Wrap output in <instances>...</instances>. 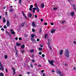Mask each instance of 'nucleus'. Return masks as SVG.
<instances>
[{
	"mask_svg": "<svg viewBox=\"0 0 76 76\" xmlns=\"http://www.w3.org/2000/svg\"><path fill=\"white\" fill-rule=\"evenodd\" d=\"M65 55L67 58L69 57V51L68 50H65Z\"/></svg>",
	"mask_w": 76,
	"mask_h": 76,
	"instance_id": "nucleus-1",
	"label": "nucleus"
},
{
	"mask_svg": "<svg viewBox=\"0 0 76 76\" xmlns=\"http://www.w3.org/2000/svg\"><path fill=\"white\" fill-rule=\"evenodd\" d=\"M56 72L57 73H58L60 76H63V74L60 72V70H58V69L56 70Z\"/></svg>",
	"mask_w": 76,
	"mask_h": 76,
	"instance_id": "nucleus-2",
	"label": "nucleus"
},
{
	"mask_svg": "<svg viewBox=\"0 0 76 76\" xmlns=\"http://www.w3.org/2000/svg\"><path fill=\"white\" fill-rule=\"evenodd\" d=\"M34 6L35 8H33V10H38L39 9V8H38V6L37 5V3L35 4Z\"/></svg>",
	"mask_w": 76,
	"mask_h": 76,
	"instance_id": "nucleus-3",
	"label": "nucleus"
},
{
	"mask_svg": "<svg viewBox=\"0 0 76 76\" xmlns=\"http://www.w3.org/2000/svg\"><path fill=\"white\" fill-rule=\"evenodd\" d=\"M48 61L50 64H51V65H52V66H54V65L53 64V63H54V60H52L50 61L48 60Z\"/></svg>",
	"mask_w": 76,
	"mask_h": 76,
	"instance_id": "nucleus-4",
	"label": "nucleus"
},
{
	"mask_svg": "<svg viewBox=\"0 0 76 76\" xmlns=\"http://www.w3.org/2000/svg\"><path fill=\"white\" fill-rule=\"evenodd\" d=\"M22 14H23V16H24V18H26V19H27L28 18L26 17V15H25V13H24V12H23V11H22Z\"/></svg>",
	"mask_w": 76,
	"mask_h": 76,
	"instance_id": "nucleus-5",
	"label": "nucleus"
},
{
	"mask_svg": "<svg viewBox=\"0 0 76 76\" xmlns=\"http://www.w3.org/2000/svg\"><path fill=\"white\" fill-rule=\"evenodd\" d=\"M31 40L32 42H33V43H34L35 44L36 43V41L35 40V39H34V38H31Z\"/></svg>",
	"mask_w": 76,
	"mask_h": 76,
	"instance_id": "nucleus-6",
	"label": "nucleus"
},
{
	"mask_svg": "<svg viewBox=\"0 0 76 76\" xmlns=\"http://www.w3.org/2000/svg\"><path fill=\"white\" fill-rule=\"evenodd\" d=\"M10 22H9V21L8 20L7 21V26H10Z\"/></svg>",
	"mask_w": 76,
	"mask_h": 76,
	"instance_id": "nucleus-7",
	"label": "nucleus"
},
{
	"mask_svg": "<svg viewBox=\"0 0 76 76\" xmlns=\"http://www.w3.org/2000/svg\"><path fill=\"white\" fill-rule=\"evenodd\" d=\"M12 70H13V75H15V74H16V72L15 71V69L14 68H13V67H12Z\"/></svg>",
	"mask_w": 76,
	"mask_h": 76,
	"instance_id": "nucleus-8",
	"label": "nucleus"
},
{
	"mask_svg": "<svg viewBox=\"0 0 76 76\" xmlns=\"http://www.w3.org/2000/svg\"><path fill=\"white\" fill-rule=\"evenodd\" d=\"M0 66L1 69V70H2V71L4 70V68H3V64H1Z\"/></svg>",
	"mask_w": 76,
	"mask_h": 76,
	"instance_id": "nucleus-9",
	"label": "nucleus"
},
{
	"mask_svg": "<svg viewBox=\"0 0 76 76\" xmlns=\"http://www.w3.org/2000/svg\"><path fill=\"white\" fill-rule=\"evenodd\" d=\"M32 26H33V27H35L36 26L35 24V22H33L32 23Z\"/></svg>",
	"mask_w": 76,
	"mask_h": 76,
	"instance_id": "nucleus-10",
	"label": "nucleus"
},
{
	"mask_svg": "<svg viewBox=\"0 0 76 76\" xmlns=\"http://www.w3.org/2000/svg\"><path fill=\"white\" fill-rule=\"evenodd\" d=\"M63 50H61L59 53L60 55H62V54H63Z\"/></svg>",
	"mask_w": 76,
	"mask_h": 76,
	"instance_id": "nucleus-11",
	"label": "nucleus"
},
{
	"mask_svg": "<svg viewBox=\"0 0 76 76\" xmlns=\"http://www.w3.org/2000/svg\"><path fill=\"white\" fill-rule=\"evenodd\" d=\"M71 15L73 17L75 15V13H74V12H72L71 13Z\"/></svg>",
	"mask_w": 76,
	"mask_h": 76,
	"instance_id": "nucleus-12",
	"label": "nucleus"
},
{
	"mask_svg": "<svg viewBox=\"0 0 76 76\" xmlns=\"http://www.w3.org/2000/svg\"><path fill=\"white\" fill-rule=\"evenodd\" d=\"M55 31H56V30L54 29H53L52 30L51 32L52 34H53V33L55 32Z\"/></svg>",
	"mask_w": 76,
	"mask_h": 76,
	"instance_id": "nucleus-13",
	"label": "nucleus"
},
{
	"mask_svg": "<svg viewBox=\"0 0 76 76\" xmlns=\"http://www.w3.org/2000/svg\"><path fill=\"white\" fill-rule=\"evenodd\" d=\"M48 43H47V45H48L49 47H50V40H49V39H48Z\"/></svg>",
	"mask_w": 76,
	"mask_h": 76,
	"instance_id": "nucleus-14",
	"label": "nucleus"
},
{
	"mask_svg": "<svg viewBox=\"0 0 76 76\" xmlns=\"http://www.w3.org/2000/svg\"><path fill=\"white\" fill-rule=\"evenodd\" d=\"M34 7V6L32 5H30V8H29V10H32V8Z\"/></svg>",
	"mask_w": 76,
	"mask_h": 76,
	"instance_id": "nucleus-15",
	"label": "nucleus"
},
{
	"mask_svg": "<svg viewBox=\"0 0 76 76\" xmlns=\"http://www.w3.org/2000/svg\"><path fill=\"white\" fill-rule=\"evenodd\" d=\"M32 15L31 13H29L28 15V16L29 18H31Z\"/></svg>",
	"mask_w": 76,
	"mask_h": 76,
	"instance_id": "nucleus-16",
	"label": "nucleus"
},
{
	"mask_svg": "<svg viewBox=\"0 0 76 76\" xmlns=\"http://www.w3.org/2000/svg\"><path fill=\"white\" fill-rule=\"evenodd\" d=\"M15 50L16 54L17 56V57H18V52H17V50H16V48H15Z\"/></svg>",
	"mask_w": 76,
	"mask_h": 76,
	"instance_id": "nucleus-17",
	"label": "nucleus"
},
{
	"mask_svg": "<svg viewBox=\"0 0 76 76\" xmlns=\"http://www.w3.org/2000/svg\"><path fill=\"white\" fill-rule=\"evenodd\" d=\"M22 49H23L25 48V45L23 44V45L21 47Z\"/></svg>",
	"mask_w": 76,
	"mask_h": 76,
	"instance_id": "nucleus-18",
	"label": "nucleus"
},
{
	"mask_svg": "<svg viewBox=\"0 0 76 76\" xmlns=\"http://www.w3.org/2000/svg\"><path fill=\"white\" fill-rule=\"evenodd\" d=\"M16 44L17 45V46H20L21 45V44L18 43H16Z\"/></svg>",
	"mask_w": 76,
	"mask_h": 76,
	"instance_id": "nucleus-19",
	"label": "nucleus"
},
{
	"mask_svg": "<svg viewBox=\"0 0 76 76\" xmlns=\"http://www.w3.org/2000/svg\"><path fill=\"white\" fill-rule=\"evenodd\" d=\"M25 24V23H22L21 24V26L22 27H23V26Z\"/></svg>",
	"mask_w": 76,
	"mask_h": 76,
	"instance_id": "nucleus-20",
	"label": "nucleus"
},
{
	"mask_svg": "<svg viewBox=\"0 0 76 76\" xmlns=\"http://www.w3.org/2000/svg\"><path fill=\"white\" fill-rule=\"evenodd\" d=\"M41 6L43 8V7H44V4H41Z\"/></svg>",
	"mask_w": 76,
	"mask_h": 76,
	"instance_id": "nucleus-21",
	"label": "nucleus"
},
{
	"mask_svg": "<svg viewBox=\"0 0 76 76\" xmlns=\"http://www.w3.org/2000/svg\"><path fill=\"white\" fill-rule=\"evenodd\" d=\"M31 38H33L35 37V35L34 34H32L31 35Z\"/></svg>",
	"mask_w": 76,
	"mask_h": 76,
	"instance_id": "nucleus-22",
	"label": "nucleus"
},
{
	"mask_svg": "<svg viewBox=\"0 0 76 76\" xmlns=\"http://www.w3.org/2000/svg\"><path fill=\"white\" fill-rule=\"evenodd\" d=\"M39 34H41V32H42V29H41V28L39 29Z\"/></svg>",
	"mask_w": 76,
	"mask_h": 76,
	"instance_id": "nucleus-23",
	"label": "nucleus"
},
{
	"mask_svg": "<svg viewBox=\"0 0 76 76\" xmlns=\"http://www.w3.org/2000/svg\"><path fill=\"white\" fill-rule=\"evenodd\" d=\"M11 34H13V35H15V31H12L11 32Z\"/></svg>",
	"mask_w": 76,
	"mask_h": 76,
	"instance_id": "nucleus-24",
	"label": "nucleus"
},
{
	"mask_svg": "<svg viewBox=\"0 0 76 76\" xmlns=\"http://www.w3.org/2000/svg\"><path fill=\"white\" fill-rule=\"evenodd\" d=\"M0 75L1 76H4V74H3V73H1Z\"/></svg>",
	"mask_w": 76,
	"mask_h": 76,
	"instance_id": "nucleus-25",
	"label": "nucleus"
},
{
	"mask_svg": "<svg viewBox=\"0 0 76 76\" xmlns=\"http://www.w3.org/2000/svg\"><path fill=\"white\" fill-rule=\"evenodd\" d=\"M4 58L6 59H7V55H6L4 56Z\"/></svg>",
	"mask_w": 76,
	"mask_h": 76,
	"instance_id": "nucleus-26",
	"label": "nucleus"
},
{
	"mask_svg": "<svg viewBox=\"0 0 76 76\" xmlns=\"http://www.w3.org/2000/svg\"><path fill=\"white\" fill-rule=\"evenodd\" d=\"M42 48H39V51H42Z\"/></svg>",
	"mask_w": 76,
	"mask_h": 76,
	"instance_id": "nucleus-27",
	"label": "nucleus"
},
{
	"mask_svg": "<svg viewBox=\"0 0 76 76\" xmlns=\"http://www.w3.org/2000/svg\"><path fill=\"white\" fill-rule=\"evenodd\" d=\"M34 50L33 49H32L30 51V53H32V52H34Z\"/></svg>",
	"mask_w": 76,
	"mask_h": 76,
	"instance_id": "nucleus-28",
	"label": "nucleus"
},
{
	"mask_svg": "<svg viewBox=\"0 0 76 76\" xmlns=\"http://www.w3.org/2000/svg\"><path fill=\"white\" fill-rule=\"evenodd\" d=\"M47 35H48V34H46L45 35V39H46L47 38Z\"/></svg>",
	"mask_w": 76,
	"mask_h": 76,
	"instance_id": "nucleus-29",
	"label": "nucleus"
},
{
	"mask_svg": "<svg viewBox=\"0 0 76 76\" xmlns=\"http://www.w3.org/2000/svg\"><path fill=\"white\" fill-rule=\"evenodd\" d=\"M6 33L8 34V35H10V33L9 32H8L7 31H6Z\"/></svg>",
	"mask_w": 76,
	"mask_h": 76,
	"instance_id": "nucleus-30",
	"label": "nucleus"
},
{
	"mask_svg": "<svg viewBox=\"0 0 76 76\" xmlns=\"http://www.w3.org/2000/svg\"><path fill=\"white\" fill-rule=\"evenodd\" d=\"M4 29H7V27L6 26V25H5L4 26Z\"/></svg>",
	"mask_w": 76,
	"mask_h": 76,
	"instance_id": "nucleus-31",
	"label": "nucleus"
},
{
	"mask_svg": "<svg viewBox=\"0 0 76 76\" xmlns=\"http://www.w3.org/2000/svg\"><path fill=\"white\" fill-rule=\"evenodd\" d=\"M19 2H18V3L19 4H20L21 3H22V1H21V0H19Z\"/></svg>",
	"mask_w": 76,
	"mask_h": 76,
	"instance_id": "nucleus-32",
	"label": "nucleus"
},
{
	"mask_svg": "<svg viewBox=\"0 0 76 76\" xmlns=\"http://www.w3.org/2000/svg\"><path fill=\"white\" fill-rule=\"evenodd\" d=\"M3 22L4 23L5 22H6V20H5V18H4L3 19Z\"/></svg>",
	"mask_w": 76,
	"mask_h": 76,
	"instance_id": "nucleus-33",
	"label": "nucleus"
},
{
	"mask_svg": "<svg viewBox=\"0 0 76 76\" xmlns=\"http://www.w3.org/2000/svg\"><path fill=\"white\" fill-rule=\"evenodd\" d=\"M73 9H74V10H76V8L75 7V5H73Z\"/></svg>",
	"mask_w": 76,
	"mask_h": 76,
	"instance_id": "nucleus-34",
	"label": "nucleus"
},
{
	"mask_svg": "<svg viewBox=\"0 0 76 76\" xmlns=\"http://www.w3.org/2000/svg\"><path fill=\"white\" fill-rule=\"evenodd\" d=\"M74 70L75 71H76V67H73Z\"/></svg>",
	"mask_w": 76,
	"mask_h": 76,
	"instance_id": "nucleus-35",
	"label": "nucleus"
},
{
	"mask_svg": "<svg viewBox=\"0 0 76 76\" xmlns=\"http://www.w3.org/2000/svg\"><path fill=\"white\" fill-rule=\"evenodd\" d=\"M32 31L33 32H35V29H32Z\"/></svg>",
	"mask_w": 76,
	"mask_h": 76,
	"instance_id": "nucleus-36",
	"label": "nucleus"
},
{
	"mask_svg": "<svg viewBox=\"0 0 76 76\" xmlns=\"http://www.w3.org/2000/svg\"><path fill=\"white\" fill-rule=\"evenodd\" d=\"M57 9H58V8L57 7L53 8L54 10H57Z\"/></svg>",
	"mask_w": 76,
	"mask_h": 76,
	"instance_id": "nucleus-37",
	"label": "nucleus"
},
{
	"mask_svg": "<svg viewBox=\"0 0 76 76\" xmlns=\"http://www.w3.org/2000/svg\"><path fill=\"white\" fill-rule=\"evenodd\" d=\"M1 31H4V29L3 28H1Z\"/></svg>",
	"mask_w": 76,
	"mask_h": 76,
	"instance_id": "nucleus-38",
	"label": "nucleus"
},
{
	"mask_svg": "<svg viewBox=\"0 0 76 76\" xmlns=\"http://www.w3.org/2000/svg\"><path fill=\"white\" fill-rule=\"evenodd\" d=\"M5 71H6V73H7L8 72V70L7 69L5 68Z\"/></svg>",
	"mask_w": 76,
	"mask_h": 76,
	"instance_id": "nucleus-39",
	"label": "nucleus"
},
{
	"mask_svg": "<svg viewBox=\"0 0 76 76\" xmlns=\"http://www.w3.org/2000/svg\"><path fill=\"white\" fill-rule=\"evenodd\" d=\"M30 66H31V67H32V68H33V65H32V64H31Z\"/></svg>",
	"mask_w": 76,
	"mask_h": 76,
	"instance_id": "nucleus-40",
	"label": "nucleus"
},
{
	"mask_svg": "<svg viewBox=\"0 0 76 76\" xmlns=\"http://www.w3.org/2000/svg\"><path fill=\"white\" fill-rule=\"evenodd\" d=\"M18 39L20 41L22 40V38L21 37H19Z\"/></svg>",
	"mask_w": 76,
	"mask_h": 76,
	"instance_id": "nucleus-41",
	"label": "nucleus"
},
{
	"mask_svg": "<svg viewBox=\"0 0 76 76\" xmlns=\"http://www.w3.org/2000/svg\"><path fill=\"white\" fill-rule=\"evenodd\" d=\"M64 23H66V21H63L62 22V24Z\"/></svg>",
	"mask_w": 76,
	"mask_h": 76,
	"instance_id": "nucleus-42",
	"label": "nucleus"
},
{
	"mask_svg": "<svg viewBox=\"0 0 76 76\" xmlns=\"http://www.w3.org/2000/svg\"><path fill=\"white\" fill-rule=\"evenodd\" d=\"M44 25H47V23H44Z\"/></svg>",
	"mask_w": 76,
	"mask_h": 76,
	"instance_id": "nucleus-43",
	"label": "nucleus"
},
{
	"mask_svg": "<svg viewBox=\"0 0 76 76\" xmlns=\"http://www.w3.org/2000/svg\"><path fill=\"white\" fill-rule=\"evenodd\" d=\"M50 24L51 25H54V23H50Z\"/></svg>",
	"mask_w": 76,
	"mask_h": 76,
	"instance_id": "nucleus-44",
	"label": "nucleus"
},
{
	"mask_svg": "<svg viewBox=\"0 0 76 76\" xmlns=\"http://www.w3.org/2000/svg\"><path fill=\"white\" fill-rule=\"evenodd\" d=\"M42 56L43 57H45V55H44V54H43L42 55Z\"/></svg>",
	"mask_w": 76,
	"mask_h": 76,
	"instance_id": "nucleus-45",
	"label": "nucleus"
},
{
	"mask_svg": "<svg viewBox=\"0 0 76 76\" xmlns=\"http://www.w3.org/2000/svg\"><path fill=\"white\" fill-rule=\"evenodd\" d=\"M49 47L50 50H52V48H51V47H50V46H49Z\"/></svg>",
	"mask_w": 76,
	"mask_h": 76,
	"instance_id": "nucleus-46",
	"label": "nucleus"
},
{
	"mask_svg": "<svg viewBox=\"0 0 76 76\" xmlns=\"http://www.w3.org/2000/svg\"><path fill=\"white\" fill-rule=\"evenodd\" d=\"M15 40H18V38L17 37H16L15 38Z\"/></svg>",
	"mask_w": 76,
	"mask_h": 76,
	"instance_id": "nucleus-47",
	"label": "nucleus"
},
{
	"mask_svg": "<svg viewBox=\"0 0 76 76\" xmlns=\"http://www.w3.org/2000/svg\"><path fill=\"white\" fill-rule=\"evenodd\" d=\"M38 67H41V64H39L38 65Z\"/></svg>",
	"mask_w": 76,
	"mask_h": 76,
	"instance_id": "nucleus-48",
	"label": "nucleus"
},
{
	"mask_svg": "<svg viewBox=\"0 0 76 76\" xmlns=\"http://www.w3.org/2000/svg\"><path fill=\"white\" fill-rule=\"evenodd\" d=\"M6 6H5L3 7V9H6Z\"/></svg>",
	"mask_w": 76,
	"mask_h": 76,
	"instance_id": "nucleus-49",
	"label": "nucleus"
},
{
	"mask_svg": "<svg viewBox=\"0 0 76 76\" xmlns=\"http://www.w3.org/2000/svg\"><path fill=\"white\" fill-rule=\"evenodd\" d=\"M39 55H41V54H42V52H39Z\"/></svg>",
	"mask_w": 76,
	"mask_h": 76,
	"instance_id": "nucleus-50",
	"label": "nucleus"
},
{
	"mask_svg": "<svg viewBox=\"0 0 76 76\" xmlns=\"http://www.w3.org/2000/svg\"><path fill=\"white\" fill-rule=\"evenodd\" d=\"M39 41H40V40H39V39H37V42H39Z\"/></svg>",
	"mask_w": 76,
	"mask_h": 76,
	"instance_id": "nucleus-51",
	"label": "nucleus"
},
{
	"mask_svg": "<svg viewBox=\"0 0 76 76\" xmlns=\"http://www.w3.org/2000/svg\"><path fill=\"white\" fill-rule=\"evenodd\" d=\"M24 51H25L24 50H22L21 51V53H24Z\"/></svg>",
	"mask_w": 76,
	"mask_h": 76,
	"instance_id": "nucleus-52",
	"label": "nucleus"
},
{
	"mask_svg": "<svg viewBox=\"0 0 76 76\" xmlns=\"http://www.w3.org/2000/svg\"><path fill=\"white\" fill-rule=\"evenodd\" d=\"M32 62L33 63H34V62H35V60H34V59L32 60Z\"/></svg>",
	"mask_w": 76,
	"mask_h": 76,
	"instance_id": "nucleus-53",
	"label": "nucleus"
},
{
	"mask_svg": "<svg viewBox=\"0 0 76 76\" xmlns=\"http://www.w3.org/2000/svg\"><path fill=\"white\" fill-rule=\"evenodd\" d=\"M44 72V70H42L41 71L42 73H43Z\"/></svg>",
	"mask_w": 76,
	"mask_h": 76,
	"instance_id": "nucleus-54",
	"label": "nucleus"
},
{
	"mask_svg": "<svg viewBox=\"0 0 76 76\" xmlns=\"http://www.w3.org/2000/svg\"><path fill=\"white\" fill-rule=\"evenodd\" d=\"M10 32H13V29H12L10 30Z\"/></svg>",
	"mask_w": 76,
	"mask_h": 76,
	"instance_id": "nucleus-55",
	"label": "nucleus"
},
{
	"mask_svg": "<svg viewBox=\"0 0 76 76\" xmlns=\"http://www.w3.org/2000/svg\"><path fill=\"white\" fill-rule=\"evenodd\" d=\"M41 22H42V21H43V19H42V18L41 19Z\"/></svg>",
	"mask_w": 76,
	"mask_h": 76,
	"instance_id": "nucleus-56",
	"label": "nucleus"
},
{
	"mask_svg": "<svg viewBox=\"0 0 76 76\" xmlns=\"http://www.w3.org/2000/svg\"><path fill=\"white\" fill-rule=\"evenodd\" d=\"M74 44H76V41H74Z\"/></svg>",
	"mask_w": 76,
	"mask_h": 76,
	"instance_id": "nucleus-57",
	"label": "nucleus"
},
{
	"mask_svg": "<svg viewBox=\"0 0 76 76\" xmlns=\"http://www.w3.org/2000/svg\"><path fill=\"white\" fill-rule=\"evenodd\" d=\"M37 12H39V10H37Z\"/></svg>",
	"mask_w": 76,
	"mask_h": 76,
	"instance_id": "nucleus-58",
	"label": "nucleus"
},
{
	"mask_svg": "<svg viewBox=\"0 0 76 76\" xmlns=\"http://www.w3.org/2000/svg\"><path fill=\"white\" fill-rule=\"evenodd\" d=\"M52 72H55L54 70H52Z\"/></svg>",
	"mask_w": 76,
	"mask_h": 76,
	"instance_id": "nucleus-59",
	"label": "nucleus"
},
{
	"mask_svg": "<svg viewBox=\"0 0 76 76\" xmlns=\"http://www.w3.org/2000/svg\"><path fill=\"white\" fill-rule=\"evenodd\" d=\"M40 47H43V45H40Z\"/></svg>",
	"mask_w": 76,
	"mask_h": 76,
	"instance_id": "nucleus-60",
	"label": "nucleus"
},
{
	"mask_svg": "<svg viewBox=\"0 0 76 76\" xmlns=\"http://www.w3.org/2000/svg\"><path fill=\"white\" fill-rule=\"evenodd\" d=\"M5 15H7V12H6L5 13Z\"/></svg>",
	"mask_w": 76,
	"mask_h": 76,
	"instance_id": "nucleus-61",
	"label": "nucleus"
},
{
	"mask_svg": "<svg viewBox=\"0 0 76 76\" xmlns=\"http://www.w3.org/2000/svg\"><path fill=\"white\" fill-rule=\"evenodd\" d=\"M34 17H35V18H37V15H35Z\"/></svg>",
	"mask_w": 76,
	"mask_h": 76,
	"instance_id": "nucleus-62",
	"label": "nucleus"
},
{
	"mask_svg": "<svg viewBox=\"0 0 76 76\" xmlns=\"http://www.w3.org/2000/svg\"><path fill=\"white\" fill-rule=\"evenodd\" d=\"M13 11V10H10V12H12Z\"/></svg>",
	"mask_w": 76,
	"mask_h": 76,
	"instance_id": "nucleus-63",
	"label": "nucleus"
},
{
	"mask_svg": "<svg viewBox=\"0 0 76 76\" xmlns=\"http://www.w3.org/2000/svg\"><path fill=\"white\" fill-rule=\"evenodd\" d=\"M27 74H28V75H29V74H30V72H27Z\"/></svg>",
	"mask_w": 76,
	"mask_h": 76,
	"instance_id": "nucleus-64",
	"label": "nucleus"
}]
</instances>
